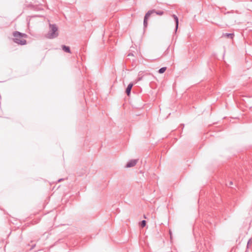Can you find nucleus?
I'll return each mask as SVG.
<instances>
[{
  "label": "nucleus",
  "mask_w": 252,
  "mask_h": 252,
  "mask_svg": "<svg viewBox=\"0 0 252 252\" xmlns=\"http://www.w3.org/2000/svg\"><path fill=\"white\" fill-rule=\"evenodd\" d=\"M13 35L14 36L13 40L15 43L21 45H24L26 44L27 41L23 38L27 36L26 34L16 31L13 33Z\"/></svg>",
  "instance_id": "obj_1"
},
{
  "label": "nucleus",
  "mask_w": 252,
  "mask_h": 252,
  "mask_svg": "<svg viewBox=\"0 0 252 252\" xmlns=\"http://www.w3.org/2000/svg\"><path fill=\"white\" fill-rule=\"evenodd\" d=\"M49 27L50 29L47 35V37L49 39H53L57 37L59 35L57 25L56 24H50Z\"/></svg>",
  "instance_id": "obj_2"
},
{
  "label": "nucleus",
  "mask_w": 252,
  "mask_h": 252,
  "mask_svg": "<svg viewBox=\"0 0 252 252\" xmlns=\"http://www.w3.org/2000/svg\"><path fill=\"white\" fill-rule=\"evenodd\" d=\"M155 12H156L155 9H152L149 10L145 14L144 18V21H143V25L144 28H146L148 25V19L150 17V16L153 13H155Z\"/></svg>",
  "instance_id": "obj_3"
},
{
  "label": "nucleus",
  "mask_w": 252,
  "mask_h": 252,
  "mask_svg": "<svg viewBox=\"0 0 252 252\" xmlns=\"http://www.w3.org/2000/svg\"><path fill=\"white\" fill-rule=\"evenodd\" d=\"M137 162V159H131L128 161L126 165L127 168L133 167L135 166Z\"/></svg>",
  "instance_id": "obj_4"
},
{
  "label": "nucleus",
  "mask_w": 252,
  "mask_h": 252,
  "mask_svg": "<svg viewBox=\"0 0 252 252\" xmlns=\"http://www.w3.org/2000/svg\"><path fill=\"white\" fill-rule=\"evenodd\" d=\"M172 17L174 18L176 24L175 29V32L176 33L177 32L179 26V19L178 17L175 14L172 15Z\"/></svg>",
  "instance_id": "obj_5"
},
{
  "label": "nucleus",
  "mask_w": 252,
  "mask_h": 252,
  "mask_svg": "<svg viewBox=\"0 0 252 252\" xmlns=\"http://www.w3.org/2000/svg\"><path fill=\"white\" fill-rule=\"evenodd\" d=\"M133 86V83H130L128 85L127 88H126V94L128 96H129V95L130 94L131 89H132Z\"/></svg>",
  "instance_id": "obj_6"
},
{
  "label": "nucleus",
  "mask_w": 252,
  "mask_h": 252,
  "mask_svg": "<svg viewBox=\"0 0 252 252\" xmlns=\"http://www.w3.org/2000/svg\"><path fill=\"white\" fill-rule=\"evenodd\" d=\"M234 36V33H223L222 37H225L230 39H233Z\"/></svg>",
  "instance_id": "obj_7"
},
{
  "label": "nucleus",
  "mask_w": 252,
  "mask_h": 252,
  "mask_svg": "<svg viewBox=\"0 0 252 252\" xmlns=\"http://www.w3.org/2000/svg\"><path fill=\"white\" fill-rule=\"evenodd\" d=\"M141 74H142V73H141V72H139L138 73V77L137 78V79L135 80V83L143 80L147 75H143L141 76Z\"/></svg>",
  "instance_id": "obj_8"
},
{
  "label": "nucleus",
  "mask_w": 252,
  "mask_h": 252,
  "mask_svg": "<svg viewBox=\"0 0 252 252\" xmlns=\"http://www.w3.org/2000/svg\"><path fill=\"white\" fill-rule=\"evenodd\" d=\"M62 50L64 52L68 53H71V50H70V47L69 46H66L64 45H63L62 46Z\"/></svg>",
  "instance_id": "obj_9"
},
{
  "label": "nucleus",
  "mask_w": 252,
  "mask_h": 252,
  "mask_svg": "<svg viewBox=\"0 0 252 252\" xmlns=\"http://www.w3.org/2000/svg\"><path fill=\"white\" fill-rule=\"evenodd\" d=\"M166 67H162L158 70V72L160 74H162L166 71Z\"/></svg>",
  "instance_id": "obj_10"
},
{
  "label": "nucleus",
  "mask_w": 252,
  "mask_h": 252,
  "mask_svg": "<svg viewBox=\"0 0 252 252\" xmlns=\"http://www.w3.org/2000/svg\"><path fill=\"white\" fill-rule=\"evenodd\" d=\"M155 13H156V14H157L158 15H162L163 14L164 12L161 10H158V11L156 10V12H155Z\"/></svg>",
  "instance_id": "obj_11"
},
{
  "label": "nucleus",
  "mask_w": 252,
  "mask_h": 252,
  "mask_svg": "<svg viewBox=\"0 0 252 252\" xmlns=\"http://www.w3.org/2000/svg\"><path fill=\"white\" fill-rule=\"evenodd\" d=\"M146 221L145 220H143L141 221L140 222V226L142 227H144L146 226Z\"/></svg>",
  "instance_id": "obj_12"
},
{
  "label": "nucleus",
  "mask_w": 252,
  "mask_h": 252,
  "mask_svg": "<svg viewBox=\"0 0 252 252\" xmlns=\"http://www.w3.org/2000/svg\"><path fill=\"white\" fill-rule=\"evenodd\" d=\"M233 185V182L232 181H230L228 183V184H227L226 185L228 187H230V186Z\"/></svg>",
  "instance_id": "obj_13"
},
{
  "label": "nucleus",
  "mask_w": 252,
  "mask_h": 252,
  "mask_svg": "<svg viewBox=\"0 0 252 252\" xmlns=\"http://www.w3.org/2000/svg\"><path fill=\"white\" fill-rule=\"evenodd\" d=\"M35 247V244L32 245L30 249L31 250L34 249V248Z\"/></svg>",
  "instance_id": "obj_14"
},
{
  "label": "nucleus",
  "mask_w": 252,
  "mask_h": 252,
  "mask_svg": "<svg viewBox=\"0 0 252 252\" xmlns=\"http://www.w3.org/2000/svg\"><path fill=\"white\" fill-rule=\"evenodd\" d=\"M63 180H64V179H63V178L60 179L59 180H58V182H60Z\"/></svg>",
  "instance_id": "obj_15"
},
{
  "label": "nucleus",
  "mask_w": 252,
  "mask_h": 252,
  "mask_svg": "<svg viewBox=\"0 0 252 252\" xmlns=\"http://www.w3.org/2000/svg\"><path fill=\"white\" fill-rule=\"evenodd\" d=\"M133 56V54L132 53H129L128 54V56Z\"/></svg>",
  "instance_id": "obj_16"
},
{
  "label": "nucleus",
  "mask_w": 252,
  "mask_h": 252,
  "mask_svg": "<svg viewBox=\"0 0 252 252\" xmlns=\"http://www.w3.org/2000/svg\"><path fill=\"white\" fill-rule=\"evenodd\" d=\"M250 241H251V239L249 240V241H248V244H247V247H248V246H249V243H250Z\"/></svg>",
  "instance_id": "obj_17"
},
{
  "label": "nucleus",
  "mask_w": 252,
  "mask_h": 252,
  "mask_svg": "<svg viewBox=\"0 0 252 252\" xmlns=\"http://www.w3.org/2000/svg\"><path fill=\"white\" fill-rule=\"evenodd\" d=\"M144 218L146 219V217H145V215H144Z\"/></svg>",
  "instance_id": "obj_18"
}]
</instances>
